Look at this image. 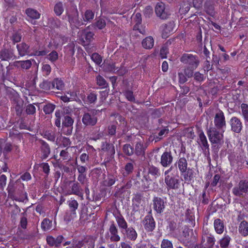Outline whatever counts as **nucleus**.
Segmentation results:
<instances>
[{"label": "nucleus", "instance_id": "412c9836", "mask_svg": "<svg viewBox=\"0 0 248 248\" xmlns=\"http://www.w3.org/2000/svg\"><path fill=\"white\" fill-rule=\"evenodd\" d=\"M12 149L13 146L11 143L0 140V152L2 153L4 156H5L10 153Z\"/></svg>", "mask_w": 248, "mask_h": 248}, {"label": "nucleus", "instance_id": "6e6d98bb", "mask_svg": "<svg viewBox=\"0 0 248 248\" xmlns=\"http://www.w3.org/2000/svg\"><path fill=\"white\" fill-rule=\"evenodd\" d=\"M40 167L42 169L43 172L46 176H48L50 173V166L46 162H43L40 164Z\"/></svg>", "mask_w": 248, "mask_h": 248}, {"label": "nucleus", "instance_id": "f8f14e48", "mask_svg": "<svg viewBox=\"0 0 248 248\" xmlns=\"http://www.w3.org/2000/svg\"><path fill=\"white\" fill-rule=\"evenodd\" d=\"M165 183L167 186L168 190L177 189L179 188L180 182L178 179L174 176L167 175L165 176Z\"/></svg>", "mask_w": 248, "mask_h": 248}, {"label": "nucleus", "instance_id": "de8ad7c7", "mask_svg": "<svg viewBox=\"0 0 248 248\" xmlns=\"http://www.w3.org/2000/svg\"><path fill=\"white\" fill-rule=\"evenodd\" d=\"M85 242L84 240H75L72 241V248H86Z\"/></svg>", "mask_w": 248, "mask_h": 248}, {"label": "nucleus", "instance_id": "f257e3e1", "mask_svg": "<svg viewBox=\"0 0 248 248\" xmlns=\"http://www.w3.org/2000/svg\"><path fill=\"white\" fill-rule=\"evenodd\" d=\"M68 17L69 21L71 24H73L76 27H78L85 25V22H91L94 17V12L90 9L86 10L84 13L81 14L82 21L78 19V14L77 9H76V15L74 16L71 17L70 16H68Z\"/></svg>", "mask_w": 248, "mask_h": 248}, {"label": "nucleus", "instance_id": "39448f33", "mask_svg": "<svg viewBox=\"0 0 248 248\" xmlns=\"http://www.w3.org/2000/svg\"><path fill=\"white\" fill-rule=\"evenodd\" d=\"M180 62L187 66L197 68L200 64V60L197 55L192 54L184 53L180 59Z\"/></svg>", "mask_w": 248, "mask_h": 248}, {"label": "nucleus", "instance_id": "b1692460", "mask_svg": "<svg viewBox=\"0 0 248 248\" xmlns=\"http://www.w3.org/2000/svg\"><path fill=\"white\" fill-rule=\"evenodd\" d=\"M14 65L17 67H21L23 69H29L31 65L32 62L31 60L25 61H17L14 62Z\"/></svg>", "mask_w": 248, "mask_h": 248}, {"label": "nucleus", "instance_id": "7c9ffc66", "mask_svg": "<svg viewBox=\"0 0 248 248\" xmlns=\"http://www.w3.org/2000/svg\"><path fill=\"white\" fill-rule=\"evenodd\" d=\"M205 236L206 242L203 245V248H213L215 242L214 237L211 234Z\"/></svg>", "mask_w": 248, "mask_h": 248}, {"label": "nucleus", "instance_id": "bf43d9fd", "mask_svg": "<svg viewBox=\"0 0 248 248\" xmlns=\"http://www.w3.org/2000/svg\"><path fill=\"white\" fill-rule=\"evenodd\" d=\"M65 51L67 54H70L73 55L75 54V44L74 43H70L64 47Z\"/></svg>", "mask_w": 248, "mask_h": 248}, {"label": "nucleus", "instance_id": "13d9d810", "mask_svg": "<svg viewBox=\"0 0 248 248\" xmlns=\"http://www.w3.org/2000/svg\"><path fill=\"white\" fill-rule=\"evenodd\" d=\"M25 111L28 115H34L36 113V108L33 104H30L26 106Z\"/></svg>", "mask_w": 248, "mask_h": 248}, {"label": "nucleus", "instance_id": "c85d7f7f", "mask_svg": "<svg viewBox=\"0 0 248 248\" xmlns=\"http://www.w3.org/2000/svg\"><path fill=\"white\" fill-rule=\"evenodd\" d=\"M109 232H110L112 236L110 239L112 241L117 242L120 240V236L117 234V229L114 224H112L109 228Z\"/></svg>", "mask_w": 248, "mask_h": 248}, {"label": "nucleus", "instance_id": "c03bdc74", "mask_svg": "<svg viewBox=\"0 0 248 248\" xmlns=\"http://www.w3.org/2000/svg\"><path fill=\"white\" fill-rule=\"evenodd\" d=\"M148 174H151L156 178L159 176H160V172L158 168L155 166L151 165L149 166Z\"/></svg>", "mask_w": 248, "mask_h": 248}, {"label": "nucleus", "instance_id": "052dcab7", "mask_svg": "<svg viewBox=\"0 0 248 248\" xmlns=\"http://www.w3.org/2000/svg\"><path fill=\"white\" fill-rule=\"evenodd\" d=\"M197 68H192L189 66H187L184 70V74L188 78H192L194 75V70Z\"/></svg>", "mask_w": 248, "mask_h": 248}, {"label": "nucleus", "instance_id": "69168bd1", "mask_svg": "<svg viewBox=\"0 0 248 248\" xmlns=\"http://www.w3.org/2000/svg\"><path fill=\"white\" fill-rule=\"evenodd\" d=\"M91 59L97 65H100L102 62V57L97 53H93L91 56Z\"/></svg>", "mask_w": 248, "mask_h": 248}, {"label": "nucleus", "instance_id": "9d476101", "mask_svg": "<svg viewBox=\"0 0 248 248\" xmlns=\"http://www.w3.org/2000/svg\"><path fill=\"white\" fill-rule=\"evenodd\" d=\"M64 240L62 235H59L55 237L52 235H47L46 237V244L50 247L59 248Z\"/></svg>", "mask_w": 248, "mask_h": 248}, {"label": "nucleus", "instance_id": "2eb2a0df", "mask_svg": "<svg viewBox=\"0 0 248 248\" xmlns=\"http://www.w3.org/2000/svg\"><path fill=\"white\" fill-rule=\"evenodd\" d=\"M173 159L171 151L166 150L161 155L160 163L163 167H168L172 163Z\"/></svg>", "mask_w": 248, "mask_h": 248}, {"label": "nucleus", "instance_id": "5fc2aeb1", "mask_svg": "<svg viewBox=\"0 0 248 248\" xmlns=\"http://www.w3.org/2000/svg\"><path fill=\"white\" fill-rule=\"evenodd\" d=\"M168 225L167 226L168 228L169 229V231L170 232H173L176 230L177 228V223L176 221L174 219L169 220L168 221Z\"/></svg>", "mask_w": 248, "mask_h": 248}, {"label": "nucleus", "instance_id": "e2e57ef3", "mask_svg": "<svg viewBox=\"0 0 248 248\" xmlns=\"http://www.w3.org/2000/svg\"><path fill=\"white\" fill-rule=\"evenodd\" d=\"M169 130L167 127H164L163 129H161L158 134V136H156L155 138V142H157L162 139V136L164 135L168 134L169 133Z\"/></svg>", "mask_w": 248, "mask_h": 248}, {"label": "nucleus", "instance_id": "0eeeda50", "mask_svg": "<svg viewBox=\"0 0 248 248\" xmlns=\"http://www.w3.org/2000/svg\"><path fill=\"white\" fill-rule=\"evenodd\" d=\"M248 192V181L246 180L240 181L237 186L232 189L233 194L238 197H243L244 194Z\"/></svg>", "mask_w": 248, "mask_h": 248}, {"label": "nucleus", "instance_id": "a18cd8bd", "mask_svg": "<svg viewBox=\"0 0 248 248\" xmlns=\"http://www.w3.org/2000/svg\"><path fill=\"white\" fill-rule=\"evenodd\" d=\"M52 83L54 89L56 88L58 90H62L64 87L63 81L61 79L55 78L52 81Z\"/></svg>", "mask_w": 248, "mask_h": 248}, {"label": "nucleus", "instance_id": "423d86ee", "mask_svg": "<svg viewBox=\"0 0 248 248\" xmlns=\"http://www.w3.org/2000/svg\"><path fill=\"white\" fill-rule=\"evenodd\" d=\"M98 110L95 109L89 110L85 112L82 118V122L85 126H93L97 122Z\"/></svg>", "mask_w": 248, "mask_h": 248}, {"label": "nucleus", "instance_id": "338daca9", "mask_svg": "<svg viewBox=\"0 0 248 248\" xmlns=\"http://www.w3.org/2000/svg\"><path fill=\"white\" fill-rule=\"evenodd\" d=\"M49 51H47L46 49H43L42 50H34L32 53H31L30 56H45L48 53Z\"/></svg>", "mask_w": 248, "mask_h": 248}, {"label": "nucleus", "instance_id": "20e7f679", "mask_svg": "<svg viewBox=\"0 0 248 248\" xmlns=\"http://www.w3.org/2000/svg\"><path fill=\"white\" fill-rule=\"evenodd\" d=\"M207 134L209 140L212 144L221 145L223 143V135L215 127H210L207 129Z\"/></svg>", "mask_w": 248, "mask_h": 248}, {"label": "nucleus", "instance_id": "f704fd0d", "mask_svg": "<svg viewBox=\"0 0 248 248\" xmlns=\"http://www.w3.org/2000/svg\"><path fill=\"white\" fill-rule=\"evenodd\" d=\"M64 11L63 4L62 2H57L54 7V12L57 16H60Z\"/></svg>", "mask_w": 248, "mask_h": 248}, {"label": "nucleus", "instance_id": "1a4fd4ad", "mask_svg": "<svg viewBox=\"0 0 248 248\" xmlns=\"http://www.w3.org/2000/svg\"><path fill=\"white\" fill-rule=\"evenodd\" d=\"M70 189L69 190V195H76L83 199V189L79 183L77 181H70L69 183Z\"/></svg>", "mask_w": 248, "mask_h": 248}, {"label": "nucleus", "instance_id": "3c124183", "mask_svg": "<svg viewBox=\"0 0 248 248\" xmlns=\"http://www.w3.org/2000/svg\"><path fill=\"white\" fill-rule=\"evenodd\" d=\"M74 123V120L69 116H64L63 119L62 121V125L73 126Z\"/></svg>", "mask_w": 248, "mask_h": 248}, {"label": "nucleus", "instance_id": "bb28decb", "mask_svg": "<svg viewBox=\"0 0 248 248\" xmlns=\"http://www.w3.org/2000/svg\"><path fill=\"white\" fill-rule=\"evenodd\" d=\"M239 232L243 236L248 235V222L246 220L242 221L239 226Z\"/></svg>", "mask_w": 248, "mask_h": 248}, {"label": "nucleus", "instance_id": "774afa93", "mask_svg": "<svg viewBox=\"0 0 248 248\" xmlns=\"http://www.w3.org/2000/svg\"><path fill=\"white\" fill-rule=\"evenodd\" d=\"M161 248H173L172 242L168 239H163L161 244Z\"/></svg>", "mask_w": 248, "mask_h": 248}, {"label": "nucleus", "instance_id": "ddd939ff", "mask_svg": "<svg viewBox=\"0 0 248 248\" xmlns=\"http://www.w3.org/2000/svg\"><path fill=\"white\" fill-rule=\"evenodd\" d=\"M151 181L147 175H144L142 178H137L134 185L139 189L146 190L149 188Z\"/></svg>", "mask_w": 248, "mask_h": 248}, {"label": "nucleus", "instance_id": "393cba45", "mask_svg": "<svg viewBox=\"0 0 248 248\" xmlns=\"http://www.w3.org/2000/svg\"><path fill=\"white\" fill-rule=\"evenodd\" d=\"M125 234L126 238L131 241H135L137 238V233L132 227L127 228L125 230Z\"/></svg>", "mask_w": 248, "mask_h": 248}, {"label": "nucleus", "instance_id": "f03ea898", "mask_svg": "<svg viewBox=\"0 0 248 248\" xmlns=\"http://www.w3.org/2000/svg\"><path fill=\"white\" fill-rule=\"evenodd\" d=\"M17 186L18 187V189L17 191L15 187L13 184L10 183L7 188V192L9 197H10L13 200L17 202H23V199L21 198L18 197L16 194L21 196L24 195V185L23 183H16Z\"/></svg>", "mask_w": 248, "mask_h": 248}, {"label": "nucleus", "instance_id": "473e14b6", "mask_svg": "<svg viewBox=\"0 0 248 248\" xmlns=\"http://www.w3.org/2000/svg\"><path fill=\"white\" fill-rule=\"evenodd\" d=\"M241 114L243 116L245 124L248 123V105L245 103H242L241 105Z\"/></svg>", "mask_w": 248, "mask_h": 248}, {"label": "nucleus", "instance_id": "79ce46f5", "mask_svg": "<svg viewBox=\"0 0 248 248\" xmlns=\"http://www.w3.org/2000/svg\"><path fill=\"white\" fill-rule=\"evenodd\" d=\"M56 106L52 103H48L44 105L43 111L46 114H50L54 110Z\"/></svg>", "mask_w": 248, "mask_h": 248}, {"label": "nucleus", "instance_id": "864d4df0", "mask_svg": "<svg viewBox=\"0 0 248 248\" xmlns=\"http://www.w3.org/2000/svg\"><path fill=\"white\" fill-rule=\"evenodd\" d=\"M184 173V178L186 181H190L193 179L194 171L192 169L188 168Z\"/></svg>", "mask_w": 248, "mask_h": 248}, {"label": "nucleus", "instance_id": "ea45409f", "mask_svg": "<svg viewBox=\"0 0 248 248\" xmlns=\"http://www.w3.org/2000/svg\"><path fill=\"white\" fill-rule=\"evenodd\" d=\"M231 240V238L228 235L225 234L224 237L220 240L219 244L220 247L222 248H228Z\"/></svg>", "mask_w": 248, "mask_h": 248}, {"label": "nucleus", "instance_id": "4468645a", "mask_svg": "<svg viewBox=\"0 0 248 248\" xmlns=\"http://www.w3.org/2000/svg\"><path fill=\"white\" fill-rule=\"evenodd\" d=\"M145 230L148 232H153L155 228V223L152 216L149 214L146 216L142 221Z\"/></svg>", "mask_w": 248, "mask_h": 248}, {"label": "nucleus", "instance_id": "a211bd4d", "mask_svg": "<svg viewBox=\"0 0 248 248\" xmlns=\"http://www.w3.org/2000/svg\"><path fill=\"white\" fill-rule=\"evenodd\" d=\"M94 33L87 28L85 29L82 31L81 40L84 45H89L93 40Z\"/></svg>", "mask_w": 248, "mask_h": 248}, {"label": "nucleus", "instance_id": "37998d69", "mask_svg": "<svg viewBox=\"0 0 248 248\" xmlns=\"http://www.w3.org/2000/svg\"><path fill=\"white\" fill-rule=\"evenodd\" d=\"M40 87L45 91H49L51 89H54V85H53L52 81L51 82L48 80L43 81L40 84Z\"/></svg>", "mask_w": 248, "mask_h": 248}, {"label": "nucleus", "instance_id": "58836bf2", "mask_svg": "<svg viewBox=\"0 0 248 248\" xmlns=\"http://www.w3.org/2000/svg\"><path fill=\"white\" fill-rule=\"evenodd\" d=\"M21 212V209L17 204H15L11 212V217L12 220H16L18 215Z\"/></svg>", "mask_w": 248, "mask_h": 248}, {"label": "nucleus", "instance_id": "aec40b11", "mask_svg": "<svg viewBox=\"0 0 248 248\" xmlns=\"http://www.w3.org/2000/svg\"><path fill=\"white\" fill-rule=\"evenodd\" d=\"M41 158L46 159L50 154V148L49 144L43 140H40Z\"/></svg>", "mask_w": 248, "mask_h": 248}, {"label": "nucleus", "instance_id": "cd10ccee", "mask_svg": "<svg viewBox=\"0 0 248 248\" xmlns=\"http://www.w3.org/2000/svg\"><path fill=\"white\" fill-rule=\"evenodd\" d=\"M141 44L144 48L151 49L154 46V40L152 36H148L142 40Z\"/></svg>", "mask_w": 248, "mask_h": 248}, {"label": "nucleus", "instance_id": "e433bc0d", "mask_svg": "<svg viewBox=\"0 0 248 248\" xmlns=\"http://www.w3.org/2000/svg\"><path fill=\"white\" fill-rule=\"evenodd\" d=\"M175 30V24L174 21H170L165 25L164 29V34L166 33V36L167 34L173 32Z\"/></svg>", "mask_w": 248, "mask_h": 248}, {"label": "nucleus", "instance_id": "dca6fc26", "mask_svg": "<svg viewBox=\"0 0 248 248\" xmlns=\"http://www.w3.org/2000/svg\"><path fill=\"white\" fill-rule=\"evenodd\" d=\"M231 130L236 133H240L242 131L243 125L240 119L237 117H232L230 120Z\"/></svg>", "mask_w": 248, "mask_h": 248}, {"label": "nucleus", "instance_id": "a878e982", "mask_svg": "<svg viewBox=\"0 0 248 248\" xmlns=\"http://www.w3.org/2000/svg\"><path fill=\"white\" fill-rule=\"evenodd\" d=\"M178 169L182 173H184L187 170V162L185 157H181L176 162Z\"/></svg>", "mask_w": 248, "mask_h": 248}, {"label": "nucleus", "instance_id": "c756f323", "mask_svg": "<svg viewBox=\"0 0 248 248\" xmlns=\"http://www.w3.org/2000/svg\"><path fill=\"white\" fill-rule=\"evenodd\" d=\"M214 227L216 232L218 234H221L224 231V224L219 218H217L215 220Z\"/></svg>", "mask_w": 248, "mask_h": 248}, {"label": "nucleus", "instance_id": "09e8293b", "mask_svg": "<svg viewBox=\"0 0 248 248\" xmlns=\"http://www.w3.org/2000/svg\"><path fill=\"white\" fill-rule=\"evenodd\" d=\"M47 58L51 63H54L58 60V53L56 51L53 50L47 55Z\"/></svg>", "mask_w": 248, "mask_h": 248}, {"label": "nucleus", "instance_id": "7ed1b4c3", "mask_svg": "<svg viewBox=\"0 0 248 248\" xmlns=\"http://www.w3.org/2000/svg\"><path fill=\"white\" fill-rule=\"evenodd\" d=\"M68 209L65 212L64 219L65 221H70L77 217V210L78 207V203L74 198H71L67 201Z\"/></svg>", "mask_w": 248, "mask_h": 248}, {"label": "nucleus", "instance_id": "8fccbe9b", "mask_svg": "<svg viewBox=\"0 0 248 248\" xmlns=\"http://www.w3.org/2000/svg\"><path fill=\"white\" fill-rule=\"evenodd\" d=\"M123 149L124 153L128 156L131 155L134 153V148L129 144H124Z\"/></svg>", "mask_w": 248, "mask_h": 248}, {"label": "nucleus", "instance_id": "f3484780", "mask_svg": "<svg viewBox=\"0 0 248 248\" xmlns=\"http://www.w3.org/2000/svg\"><path fill=\"white\" fill-rule=\"evenodd\" d=\"M215 125L217 129H221L226 126V121L223 112L219 110L216 114L214 119Z\"/></svg>", "mask_w": 248, "mask_h": 248}, {"label": "nucleus", "instance_id": "0e129e2a", "mask_svg": "<svg viewBox=\"0 0 248 248\" xmlns=\"http://www.w3.org/2000/svg\"><path fill=\"white\" fill-rule=\"evenodd\" d=\"M143 12L145 17L150 18L153 14V9L151 6H147L145 7Z\"/></svg>", "mask_w": 248, "mask_h": 248}, {"label": "nucleus", "instance_id": "49530a36", "mask_svg": "<svg viewBox=\"0 0 248 248\" xmlns=\"http://www.w3.org/2000/svg\"><path fill=\"white\" fill-rule=\"evenodd\" d=\"M97 94L94 91L91 92L87 97V102L88 104H94L97 100Z\"/></svg>", "mask_w": 248, "mask_h": 248}, {"label": "nucleus", "instance_id": "5701e85b", "mask_svg": "<svg viewBox=\"0 0 248 248\" xmlns=\"http://www.w3.org/2000/svg\"><path fill=\"white\" fill-rule=\"evenodd\" d=\"M154 208L158 213H161L165 208L163 200L159 197H155L153 200Z\"/></svg>", "mask_w": 248, "mask_h": 248}, {"label": "nucleus", "instance_id": "2f4dec72", "mask_svg": "<svg viewBox=\"0 0 248 248\" xmlns=\"http://www.w3.org/2000/svg\"><path fill=\"white\" fill-rule=\"evenodd\" d=\"M9 98L13 105L23 102L18 93L15 91L10 93Z\"/></svg>", "mask_w": 248, "mask_h": 248}, {"label": "nucleus", "instance_id": "6e6552de", "mask_svg": "<svg viewBox=\"0 0 248 248\" xmlns=\"http://www.w3.org/2000/svg\"><path fill=\"white\" fill-rule=\"evenodd\" d=\"M26 15V20L33 25H36L35 20L41 17V14L36 9L32 8H27L25 11Z\"/></svg>", "mask_w": 248, "mask_h": 248}, {"label": "nucleus", "instance_id": "72a5a7b5", "mask_svg": "<svg viewBox=\"0 0 248 248\" xmlns=\"http://www.w3.org/2000/svg\"><path fill=\"white\" fill-rule=\"evenodd\" d=\"M52 221L46 218L41 222V228L44 231H47L52 229Z\"/></svg>", "mask_w": 248, "mask_h": 248}, {"label": "nucleus", "instance_id": "6ab92c4d", "mask_svg": "<svg viewBox=\"0 0 248 248\" xmlns=\"http://www.w3.org/2000/svg\"><path fill=\"white\" fill-rule=\"evenodd\" d=\"M13 50L11 48H3L0 50V59L2 61H9L12 59H15Z\"/></svg>", "mask_w": 248, "mask_h": 248}, {"label": "nucleus", "instance_id": "4be33fe9", "mask_svg": "<svg viewBox=\"0 0 248 248\" xmlns=\"http://www.w3.org/2000/svg\"><path fill=\"white\" fill-rule=\"evenodd\" d=\"M16 47L19 54L21 56H25L26 55L30 56V46L25 43H21L16 45Z\"/></svg>", "mask_w": 248, "mask_h": 248}, {"label": "nucleus", "instance_id": "4d7b16f0", "mask_svg": "<svg viewBox=\"0 0 248 248\" xmlns=\"http://www.w3.org/2000/svg\"><path fill=\"white\" fill-rule=\"evenodd\" d=\"M96 83L97 84L103 88L108 85L106 80L102 76L98 75L96 77Z\"/></svg>", "mask_w": 248, "mask_h": 248}, {"label": "nucleus", "instance_id": "680f3d73", "mask_svg": "<svg viewBox=\"0 0 248 248\" xmlns=\"http://www.w3.org/2000/svg\"><path fill=\"white\" fill-rule=\"evenodd\" d=\"M116 220L120 228L124 229V230L127 229V222L124 220L123 216L121 217H119Z\"/></svg>", "mask_w": 248, "mask_h": 248}, {"label": "nucleus", "instance_id": "4c0bfd02", "mask_svg": "<svg viewBox=\"0 0 248 248\" xmlns=\"http://www.w3.org/2000/svg\"><path fill=\"white\" fill-rule=\"evenodd\" d=\"M27 215L26 212H24L21 214V217L19 222V226L22 229H26L27 227L28 220L27 217Z\"/></svg>", "mask_w": 248, "mask_h": 248}, {"label": "nucleus", "instance_id": "603ef678", "mask_svg": "<svg viewBox=\"0 0 248 248\" xmlns=\"http://www.w3.org/2000/svg\"><path fill=\"white\" fill-rule=\"evenodd\" d=\"M13 106L16 115L20 116L23 111V102L14 104Z\"/></svg>", "mask_w": 248, "mask_h": 248}, {"label": "nucleus", "instance_id": "c9c22d12", "mask_svg": "<svg viewBox=\"0 0 248 248\" xmlns=\"http://www.w3.org/2000/svg\"><path fill=\"white\" fill-rule=\"evenodd\" d=\"M145 148L144 147L143 143L138 142L135 145V154L137 155H144L145 154Z\"/></svg>", "mask_w": 248, "mask_h": 248}, {"label": "nucleus", "instance_id": "a19ab883", "mask_svg": "<svg viewBox=\"0 0 248 248\" xmlns=\"http://www.w3.org/2000/svg\"><path fill=\"white\" fill-rule=\"evenodd\" d=\"M199 138H200V141L201 142L202 145L205 149H208L209 145L208 144V142H207L206 136H205L202 130H199Z\"/></svg>", "mask_w": 248, "mask_h": 248}, {"label": "nucleus", "instance_id": "9b49d317", "mask_svg": "<svg viewBox=\"0 0 248 248\" xmlns=\"http://www.w3.org/2000/svg\"><path fill=\"white\" fill-rule=\"evenodd\" d=\"M155 13L156 16L162 20L168 18L170 14L166 10L165 5L163 2H158L155 7Z\"/></svg>", "mask_w": 248, "mask_h": 248}]
</instances>
